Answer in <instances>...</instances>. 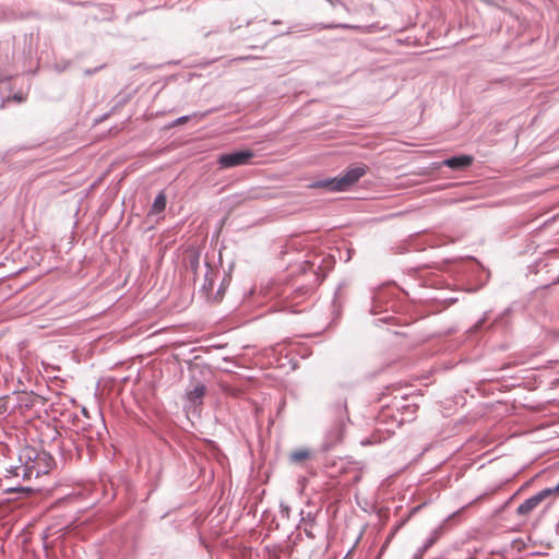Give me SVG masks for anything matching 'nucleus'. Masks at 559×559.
I'll return each mask as SVG.
<instances>
[{"label": "nucleus", "instance_id": "1", "mask_svg": "<svg viewBox=\"0 0 559 559\" xmlns=\"http://www.w3.org/2000/svg\"><path fill=\"white\" fill-rule=\"evenodd\" d=\"M367 169L368 167L366 165L350 167L340 177L319 180L311 183L309 187L326 189L334 192L346 191L366 175Z\"/></svg>", "mask_w": 559, "mask_h": 559}, {"label": "nucleus", "instance_id": "2", "mask_svg": "<svg viewBox=\"0 0 559 559\" xmlns=\"http://www.w3.org/2000/svg\"><path fill=\"white\" fill-rule=\"evenodd\" d=\"M254 157V153L251 150L233 152L229 154H223L218 157L217 163L222 168H231L242 165H248Z\"/></svg>", "mask_w": 559, "mask_h": 559}, {"label": "nucleus", "instance_id": "3", "mask_svg": "<svg viewBox=\"0 0 559 559\" xmlns=\"http://www.w3.org/2000/svg\"><path fill=\"white\" fill-rule=\"evenodd\" d=\"M551 496V490L549 489H543L538 493L526 499L523 503H521L516 513L519 515H527L530 514L534 509H536L545 499Z\"/></svg>", "mask_w": 559, "mask_h": 559}, {"label": "nucleus", "instance_id": "4", "mask_svg": "<svg viewBox=\"0 0 559 559\" xmlns=\"http://www.w3.org/2000/svg\"><path fill=\"white\" fill-rule=\"evenodd\" d=\"M207 389L201 381L191 382L190 386L186 390V399L191 406H199L203 402Z\"/></svg>", "mask_w": 559, "mask_h": 559}, {"label": "nucleus", "instance_id": "5", "mask_svg": "<svg viewBox=\"0 0 559 559\" xmlns=\"http://www.w3.org/2000/svg\"><path fill=\"white\" fill-rule=\"evenodd\" d=\"M474 162L473 156L469 155H461L454 156L443 160V165L448 166L452 169H464L469 167Z\"/></svg>", "mask_w": 559, "mask_h": 559}, {"label": "nucleus", "instance_id": "6", "mask_svg": "<svg viewBox=\"0 0 559 559\" xmlns=\"http://www.w3.org/2000/svg\"><path fill=\"white\" fill-rule=\"evenodd\" d=\"M312 452L308 448H299L290 452L289 461L294 464H302L307 460L311 459Z\"/></svg>", "mask_w": 559, "mask_h": 559}, {"label": "nucleus", "instance_id": "7", "mask_svg": "<svg viewBox=\"0 0 559 559\" xmlns=\"http://www.w3.org/2000/svg\"><path fill=\"white\" fill-rule=\"evenodd\" d=\"M166 207V195L164 192H160L154 200L151 212L154 214H158L163 212Z\"/></svg>", "mask_w": 559, "mask_h": 559}, {"label": "nucleus", "instance_id": "8", "mask_svg": "<svg viewBox=\"0 0 559 559\" xmlns=\"http://www.w3.org/2000/svg\"><path fill=\"white\" fill-rule=\"evenodd\" d=\"M189 119V117L185 116V117H181L179 118L177 121H176V124H182L185 122H187Z\"/></svg>", "mask_w": 559, "mask_h": 559}, {"label": "nucleus", "instance_id": "9", "mask_svg": "<svg viewBox=\"0 0 559 559\" xmlns=\"http://www.w3.org/2000/svg\"><path fill=\"white\" fill-rule=\"evenodd\" d=\"M551 490V495H559V484L555 488H548Z\"/></svg>", "mask_w": 559, "mask_h": 559}, {"label": "nucleus", "instance_id": "10", "mask_svg": "<svg viewBox=\"0 0 559 559\" xmlns=\"http://www.w3.org/2000/svg\"><path fill=\"white\" fill-rule=\"evenodd\" d=\"M192 264H193V265H198V257H194V258H193Z\"/></svg>", "mask_w": 559, "mask_h": 559}]
</instances>
